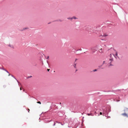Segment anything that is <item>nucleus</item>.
Returning a JSON list of instances; mask_svg holds the SVG:
<instances>
[{
  "mask_svg": "<svg viewBox=\"0 0 128 128\" xmlns=\"http://www.w3.org/2000/svg\"><path fill=\"white\" fill-rule=\"evenodd\" d=\"M122 115L124 116H126L127 117H128V115L127 114L125 113L122 114Z\"/></svg>",
  "mask_w": 128,
  "mask_h": 128,
  "instance_id": "nucleus-1",
  "label": "nucleus"
},
{
  "mask_svg": "<svg viewBox=\"0 0 128 128\" xmlns=\"http://www.w3.org/2000/svg\"><path fill=\"white\" fill-rule=\"evenodd\" d=\"M76 63H77L76 62H75L73 66H74V68H76Z\"/></svg>",
  "mask_w": 128,
  "mask_h": 128,
  "instance_id": "nucleus-2",
  "label": "nucleus"
},
{
  "mask_svg": "<svg viewBox=\"0 0 128 128\" xmlns=\"http://www.w3.org/2000/svg\"><path fill=\"white\" fill-rule=\"evenodd\" d=\"M112 54H110V60H113V59L111 57H112Z\"/></svg>",
  "mask_w": 128,
  "mask_h": 128,
  "instance_id": "nucleus-3",
  "label": "nucleus"
},
{
  "mask_svg": "<svg viewBox=\"0 0 128 128\" xmlns=\"http://www.w3.org/2000/svg\"><path fill=\"white\" fill-rule=\"evenodd\" d=\"M128 111V108H125L124 110V112L127 111Z\"/></svg>",
  "mask_w": 128,
  "mask_h": 128,
  "instance_id": "nucleus-4",
  "label": "nucleus"
},
{
  "mask_svg": "<svg viewBox=\"0 0 128 128\" xmlns=\"http://www.w3.org/2000/svg\"><path fill=\"white\" fill-rule=\"evenodd\" d=\"M116 51V54H115V55L116 56H118V53H117V52Z\"/></svg>",
  "mask_w": 128,
  "mask_h": 128,
  "instance_id": "nucleus-5",
  "label": "nucleus"
},
{
  "mask_svg": "<svg viewBox=\"0 0 128 128\" xmlns=\"http://www.w3.org/2000/svg\"><path fill=\"white\" fill-rule=\"evenodd\" d=\"M67 19H69H69H71V20H72V19H73V18H71L70 17H69V18H67Z\"/></svg>",
  "mask_w": 128,
  "mask_h": 128,
  "instance_id": "nucleus-6",
  "label": "nucleus"
},
{
  "mask_svg": "<svg viewBox=\"0 0 128 128\" xmlns=\"http://www.w3.org/2000/svg\"><path fill=\"white\" fill-rule=\"evenodd\" d=\"M57 21L61 22L62 21V20H57Z\"/></svg>",
  "mask_w": 128,
  "mask_h": 128,
  "instance_id": "nucleus-7",
  "label": "nucleus"
},
{
  "mask_svg": "<svg viewBox=\"0 0 128 128\" xmlns=\"http://www.w3.org/2000/svg\"><path fill=\"white\" fill-rule=\"evenodd\" d=\"M72 18H73H73H74V19H77V18H76L75 17H73Z\"/></svg>",
  "mask_w": 128,
  "mask_h": 128,
  "instance_id": "nucleus-8",
  "label": "nucleus"
},
{
  "mask_svg": "<svg viewBox=\"0 0 128 128\" xmlns=\"http://www.w3.org/2000/svg\"><path fill=\"white\" fill-rule=\"evenodd\" d=\"M107 36V35L106 34H104V35L103 36Z\"/></svg>",
  "mask_w": 128,
  "mask_h": 128,
  "instance_id": "nucleus-9",
  "label": "nucleus"
},
{
  "mask_svg": "<svg viewBox=\"0 0 128 128\" xmlns=\"http://www.w3.org/2000/svg\"><path fill=\"white\" fill-rule=\"evenodd\" d=\"M37 102L39 104H41V102Z\"/></svg>",
  "mask_w": 128,
  "mask_h": 128,
  "instance_id": "nucleus-10",
  "label": "nucleus"
},
{
  "mask_svg": "<svg viewBox=\"0 0 128 128\" xmlns=\"http://www.w3.org/2000/svg\"><path fill=\"white\" fill-rule=\"evenodd\" d=\"M96 71L97 70L96 69H95L94 70H93L94 72Z\"/></svg>",
  "mask_w": 128,
  "mask_h": 128,
  "instance_id": "nucleus-11",
  "label": "nucleus"
},
{
  "mask_svg": "<svg viewBox=\"0 0 128 128\" xmlns=\"http://www.w3.org/2000/svg\"><path fill=\"white\" fill-rule=\"evenodd\" d=\"M28 28H24V30H25V29H28Z\"/></svg>",
  "mask_w": 128,
  "mask_h": 128,
  "instance_id": "nucleus-12",
  "label": "nucleus"
},
{
  "mask_svg": "<svg viewBox=\"0 0 128 128\" xmlns=\"http://www.w3.org/2000/svg\"><path fill=\"white\" fill-rule=\"evenodd\" d=\"M100 115H102V112H100Z\"/></svg>",
  "mask_w": 128,
  "mask_h": 128,
  "instance_id": "nucleus-13",
  "label": "nucleus"
},
{
  "mask_svg": "<svg viewBox=\"0 0 128 128\" xmlns=\"http://www.w3.org/2000/svg\"><path fill=\"white\" fill-rule=\"evenodd\" d=\"M47 70H48V71H49V70H50V69H48Z\"/></svg>",
  "mask_w": 128,
  "mask_h": 128,
  "instance_id": "nucleus-14",
  "label": "nucleus"
},
{
  "mask_svg": "<svg viewBox=\"0 0 128 128\" xmlns=\"http://www.w3.org/2000/svg\"><path fill=\"white\" fill-rule=\"evenodd\" d=\"M20 90H22V88H21V87H20Z\"/></svg>",
  "mask_w": 128,
  "mask_h": 128,
  "instance_id": "nucleus-15",
  "label": "nucleus"
},
{
  "mask_svg": "<svg viewBox=\"0 0 128 128\" xmlns=\"http://www.w3.org/2000/svg\"><path fill=\"white\" fill-rule=\"evenodd\" d=\"M113 55L116 58V57H115V56L114 54H113Z\"/></svg>",
  "mask_w": 128,
  "mask_h": 128,
  "instance_id": "nucleus-16",
  "label": "nucleus"
},
{
  "mask_svg": "<svg viewBox=\"0 0 128 128\" xmlns=\"http://www.w3.org/2000/svg\"><path fill=\"white\" fill-rule=\"evenodd\" d=\"M77 60V59H76V60H75V62H76V60Z\"/></svg>",
  "mask_w": 128,
  "mask_h": 128,
  "instance_id": "nucleus-17",
  "label": "nucleus"
},
{
  "mask_svg": "<svg viewBox=\"0 0 128 128\" xmlns=\"http://www.w3.org/2000/svg\"><path fill=\"white\" fill-rule=\"evenodd\" d=\"M28 112H29V111H30V110H29V109H28Z\"/></svg>",
  "mask_w": 128,
  "mask_h": 128,
  "instance_id": "nucleus-18",
  "label": "nucleus"
},
{
  "mask_svg": "<svg viewBox=\"0 0 128 128\" xmlns=\"http://www.w3.org/2000/svg\"><path fill=\"white\" fill-rule=\"evenodd\" d=\"M32 77V76H30V77H28V78H30V77Z\"/></svg>",
  "mask_w": 128,
  "mask_h": 128,
  "instance_id": "nucleus-19",
  "label": "nucleus"
},
{
  "mask_svg": "<svg viewBox=\"0 0 128 128\" xmlns=\"http://www.w3.org/2000/svg\"><path fill=\"white\" fill-rule=\"evenodd\" d=\"M90 114H88V116H90Z\"/></svg>",
  "mask_w": 128,
  "mask_h": 128,
  "instance_id": "nucleus-20",
  "label": "nucleus"
},
{
  "mask_svg": "<svg viewBox=\"0 0 128 128\" xmlns=\"http://www.w3.org/2000/svg\"><path fill=\"white\" fill-rule=\"evenodd\" d=\"M49 56H48V58H47V59H48V58H49Z\"/></svg>",
  "mask_w": 128,
  "mask_h": 128,
  "instance_id": "nucleus-21",
  "label": "nucleus"
},
{
  "mask_svg": "<svg viewBox=\"0 0 128 128\" xmlns=\"http://www.w3.org/2000/svg\"><path fill=\"white\" fill-rule=\"evenodd\" d=\"M108 118H110V117H109V116L108 117Z\"/></svg>",
  "mask_w": 128,
  "mask_h": 128,
  "instance_id": "nucleus-22",
  "label": "nucleus"
},
{
  "mask_svg": "<svg viewBox=\"0 0 128 128\" xmlns=\"http://www.w3.org/2000/svg\"><path fill=\"white\" fill-rule=\"evenodd\" d=\"M111 65H112V64H110V66H111Z\"/></svg>",
  "mask_w": 128,
  "mask_h": 128,
  "instance_id": "nucleus-23",
  "label": "nucleus"
},
{
  "mask_svg": "<svg viewBox=\"0 0 128 128\" xmlns=\"http://www.w3.org/2000/svg\"><path fill=\"white\" fill-rule=\"evenodd\" d=\"M55 125V123H54V125Z\"/></svg>",
  "mask_w": 128,
  "mask_h": 128,
  "instance_id": "nucleus-24",
  "label": "nucleus"
},
{
  "mask_svg": "<svg viewBox=\"0 0 128 128\" xmlns=\"http://www.w3.org/2000/svg\"><path fill=\"white\" fill-rule=\"evenodd\" d=\"M104 62H103V63H104Z\"/></svg>",
  "mask_w": 128,
  "mask_h": 128,
  "instance_id": "nucleus-25",
  "label": "nucleus"
},
{
  "mask_svg": "<svg viewBox=\"0 0 128 128\" xmlns=\"http://www.w3.org/2000/svg\"><path fill=\"white\" fill-rule=\"evenodd\" d=\"M77 70H76V71H77Z\"/></svg>",
  "mask_w": 128,
  "mask_h": 128,
  "instance_id": "nucleus-26",
  "label": "nucleus"
}]
</instances>
